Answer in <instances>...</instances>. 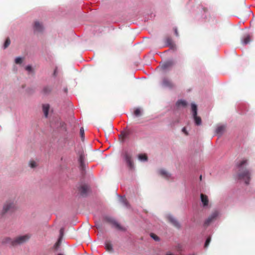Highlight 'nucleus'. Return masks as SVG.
I'll return each mask as SVG.
<instances>
[{
    "mask_svg": "<svg viewBox=\"0 0 255 255\" xmlns=\"http://www.w3.org/2000/svg\"><path fill=\"white\" fill-rule=\"evenodd\" d=\"M218 216V212L215 211L213 212L205 221L204 224L205 226H208L212 222L216 219Z\"/></svg>",
    "mask_w": 255,
    "mask_h": 255,
    "instance_id": "9d476101",
    "label": "nucleus"
},
{
    "mask_svg": "<svg viewBox=\"0 0 255 255\" xmlns=\"http://www.w3.org/2000/svg\"><path fill=\"white\" fill-rule=\"evenodd\" d=\"M106 249L109 252H112L113 251L112 245L109 241L106 242Z\"/></svg>",
    "mask_w": 255,
    "mask_h": 255,
    "instance_id": "a211bd4d",
    "label": "nucleus"
},
{
    "mask_svg": "<svg viewBox=\"0 0 255 255\" xmlns=\"http://www.w3.org/2000/svg\"><path fill=\"white\" fill-rule=\"evenodd\" d=\"M150 237L156 241L159 240V237L153 233L150 234Z\"/></svg>",
    "mask_w": 255,
    "mask_h": 255,
    "instance_id": "bb28decb",
    "label": "nucleus"
},
{
    "mask_svg": "<svg viewBox=\"0 0 255 255\" xmlns=\"http://www.w3.org/2000/svg\"><path fill=\"white\" fill-rule=\"evenodd\" d=\"M63 229H61L60 230V238H62V236H63Z\"/></svg>",
    "mask_w": 255,
    "mask_h": 255,
    "instance_id": "c9c22d12",
    "label": "nucleus"
},
{
    "mask_svg": "<svg viewBox=\"0 0 255 255\" xmlns=\"http://www.w3.org/2000/svg\"><path fill=\"white\" fill-rule=\"evenodd\" d=\"M30 238L28 235H25L17 237L14 239L6 238L2 241L3 243L9 244L11 246H15L23 244L27 242Z\"/></svg>",
    "mask_w": 255,
    "mask_h": 255,
    "instance_id": "f03ea898",
    "label": "nucleus"
},
{
    "mask_svg": "<svg viewBox=\"0 0 255 255\" xmlns=\"http://www.w3.org/2000/svg\"><path fill=\"white\" fill-rule=\"evenodd\" d=\"M124 157L126 161L128 167L130 169H132L134 167V163L131 158V155L128 152L126 151L124 153Z\"/></svg>",
    "mask_w": 255,
    "mask_h": 255,
    "instance_id": "423d86ee",
    "label": "nucleus"
},
{
    "mask_svg": "<svg viewBox=\"0 0 255 255\" xmlns=\"http://www.w3.org/2000/svg\"><path fill=\"white\" fill-rule=\"evenodd\" d=\"M89 189V188L88 185L83 184L80 186L79 190L81 195L84 196L87 195Z\"/></svg>",
    "mask_w": 255,
    "mask_h": 255,
    "instance_id": "f8f14e48",
    "label": "nucleus"
},
{
    "mask_svg": "<svg viewBox=\"0 0 255 255\" xmlns=\"http://www.w3.org/2000/svg\"><path fill=\"white\" fill-rule=\"evenodd\" d=\"M201 200L204 206H206L208 205V198L206 195L203 194H201Z\"/></svg>",
    "mask_w": 255,
    "mask_h": 255,
    "instance_id": "2eb2a0df",
    "label": "nucleus"
},
{
    "mask_svg": "<svg viewBox=\"0 0 255 255\" xmlns=\"http://www.w3.org/2000/svg\"><path fill=\"white\" fill-rule=\"evenodd\" d=\"M166 255H172L171 254H167Z\"/></svg>",
    "mask_w": 255,
    "mask_h": 255,
    "instance_id": "4c0bfd02",
    "label": "nucleus"
},
{
    "mask_svg": "<svg viewBox=\"0 0 255 255\" xmlns=\"http://www.w3.org/2000/svg\"><path fill=\"white\" fill-rule=\"evenodd\" d=\"M134 115L136 117H139L141 115V111L139 109L137 108L134 111Z\"/></svg>",
    "mask_w": 255,
    "mask_h": 255,
    "instance_id": "393cba45",
    "label": "nucleus"
},
{
    "mask_svg": "<svg viewBox=\"0 0 255 255\" xmlns=\"http://www.w3.org/2000/svg\"><path fill=\"white\" fill-rule=\"evenodd\" d=\"M127 133L125 132H122L120 135V137L121 138V137H122L123 138H125L126 136H127Z\"/></svg>",
    "mask_w": 255,
    "mask_h": 255,
    "instance_id": "7c9ffc66",
    "label": "nucleus"
},
{
    "mask_svg": "<svg viewBox=\"0 0 255 255\" xmlns=\"http://www.w3.org/2000/svg\"><path fill=\"white\" fill-rule=\"evenodd\" d=\"M176 104H177V106H178V107L180 106L185 107L186 106L187 103H186V101H185L179 100L177 102Z\"/></svg>",
    "mask_w": 255,
    "mask_h": 255,
    "instance_id": "5701e85b",
    "label": "nucleus"
},
{
    "mask_svg": "<svg viewBox=\"0 0 255 255\" xmlns=\"http://www.w3.org/2000/svg\"><path fill=\"white\" fill-rule=\"evenodd\" d=\"M56 69H55V70H54V75H56Z\"/></svg>",
    "mask_w": 255,
    "mask_h": 255,
    "instance_id": "e433bc0d",
    "label": "nucleus"
},
{
    "mask_svg": "<svg viewBox=\"0 0 255 255\" xmlns=\"http://www.w3.org/2000/svg\"><path fill=\"white\" fill-rule=\"evenodd\" d=\"M22 59L20 57H17L15 59V62L16 64H21L22 63Z\"/></svg>",
    "mask_w": 255,
    "mask_h": 255,
    "instance_id": "c85d7f7f",
    "label": "nucleus"
},
{
    "mask_svg": "<svg viewBox=\"0 0 255 255\" xmlns=\"http://www.w3.org/2000/svg\"><path fill=\"white\" fill-rule=\"evenodd\" d=\"M162 85L164 87L169 88H172L174 87V84L171 81L166 78H163L162 80Z\"/></svg>",
    "mask_w": 255,
    "mask_h": 255,
    "instance_id": "ddd939ff",
    "label": "nucleus"
},
{
    "mask_svg": "<svg viewBox=\"0 0 255 255\" xmlns=\"http://www.w3.org/2000/svg\"><path fill=\"white\" fill-rule=\"evenodd\" d=\"M174 32H175V34L176 36H179V34H178V31H177V28H174Z\"/></svg>",
    "mask_w": 255,
    "mask_h": 255,
    "instance_id": "72a5a7b5",
    "label": "nucleus"
},
{
    "mask_svg": "<svg viewBox=\"0 0 255 255\" xmlns=\"http://www.w3.org/2000/svg\"><path fill=\"white\" fill-rule=\"evenodd\" d=\"M34 31L38 33H42L44 31V26L41 22L35 21L33 24Z\"/></svg>",
    "mask_w": 255,
    "mask_h": 255,
    "instance_id": "0eeeda50",
    "label": "nucleus"
},
{
    "mask_svg": "<svg viewBox=\"0 0 255 255\" xmlns=\"http://www.w3.org/2000/svg\"><path fill=\"white\" fill-rule=\"evenodd\" d=\"M61 244V238H59L57 242L55 244V246L56 248H57L58 246H60Z\"/></svg>",
    "mask_w": 255,
    "mask_h": 255,
    "instance_id": "473e14b6",
    "label": "nucleus"
},
{
    "mask_svg": "<svg viewBox=\"0 0 255 255\" xmlns=\"http://www.w3.org/2000/svg\"><path fill=\"white\" fill-rule=\"evenodd\" d=\"M80 134L82 138V140H83L84 136V130L83 128H81L80 129Z\"/></svg>",
    "mask_w": 255,
    "mask_h": 255,
    "instance_id": "cd10ccee",
    "label": "nucleus"
},
{
    "mask_svg": "<svg viewBox=\"0 0 255 255\" xmlns=\"http://www.w3.org/2000/svg\"><path fill=\"white\" fill-rule=\"evenodd\" d=\"M158 173L163 178L169 179L171 176V175L167 171L163 169H160L158 170Z\"/></svg>",
    "mask_w": 255,
    "mask_h": 255,
    "instance_id": "4468645a",
    "label": "nucleus"
},
{
    "mask_svg": "<svg viewBox=\"0 0 255 255\" xmlns=\"http://www.w3.org/2000/svg\"><path fill=\"white\" fill-rule=\"evenodd\" d=\"M192 111L193 112V117L196 125L199 126L201 124V119L197 116V108L195 104L191 105Z\"/></svg>",
    "mask_w": 255,
    "mask_h": 255,
    "instance_id": "20e7f679",
    "label": "nucleus"
},
{
    "mask_svg": "<svg viewBox=\"0 0 255 255\" xmlns=\"http://www.w3.org/2000/svg\"><path fill=\"white\" fill-rule=\"evenodd\" d=\"M200 179L201 180V179H202V176H200Z\"/></svg>",
    "mask_w": 255,
    "mask_h": 255,
    "instance_id": "58836bf2",
    "label": "nucleus"
},
{
    "mask_svg": "<svg viewBox=\"0 0 255 255\" xmlns=\"http://www.w3.org/2000/svg\"><path fill=\"white\" fill-rule=\"evenodd\" d=\"M251 41V37L250 35H247L246 36L244 39H243V43L244 44H247L250 43V42Z\"/></svg>",
    "mask_w": 255,
    "mask_h": 255,
    "instance_id": "aec40b11",
    "label": "nucleus"
},
{
    "mask_svg": "<svg viewBox=\"0 0 255 255\" xmlns=\"http://www.w3.org/2000/svg\"><path fill=\"white\" fill-rule=\"evenodd\" d=\"M211 237H209L207 239V240H206V242H205V246H204L205 248H207V247H208V246H209V244H210V242H211Z\"/></svg>",
    "mask_w": 255,
    "mask_h": 255,
    "instance_id": "a878e982",
    "label": "nucleus"
},
{
    "mask_svg": "<svg viewBox=\"0 0 255 255\" xmlns=\"http://www.w3.org/2000/svg\"><path fill=\"white\" fill-rule=\"evenodd\" d=\"M30 166L31 168H34L36 166V163L35 161H31L30 162Z\"/></svg>",
    "mask_w": 255,
    "mask_h": 255,
    "instance_id": "c756f323",
    "label": "nucleus"
},
{
    "mask_svg": "<svg viewBox=\"0 0 255 255\" xmlns=\"http://www.w3.org/2000/svg\"><path fill=\"white\" fill-rule=\"evenodd\" d=\"M58 255H62V254H59Z\"/></svg>",
    "mask_w": 255,
    "mask_h": 255,
    "instance_id": "ea45409f",
    "label": "nucleus"
},
{
    "mask_svg": "<svg viewBox=\"0 0 255 255\" xmlns=\"http://www.w3.org/2000/svg\"><path fill=\"white\" fill-rule=\"evenodd\" d=\"M226 127L224 126H220L218 127L216 129L217 134L221 135L224 132Z\"/></svg>",
    "mask_w": 255,
    "mask_h": 255,
    "instance_id": "f3484780",
    "label": "nucleus"
},
{
    "mask_svg": "<svg viewBox=\"0 0 255 255\" xmlns=\"http://www.w3.org/2000/svg\"><path fill=\"white\" fill-rule=\"evenodd\" d=\"M79 164H80V169L82 171H85L86 169V164L85 163V155L83 152H81L79 154V158L78 159Z\"/></svg>",
    "mask_w": 255,
    "mask_h": 255,
    "instance_id": "1a4fd4ad",
    "label": "nucleus"
},
{
    "mask_svg": "<svg viewBox=\"0 0 255 255\" xmlns=\"http://www.w3.org/2000/svg\"><path fill=\"white\" fill-rule=\"evenodd\" d=\"M138 158L140 160L146 161L147 160V156L145 154H140L138 155Z\"/></svg>",
    "mask_w": 255,
    "mask_h": 255,
    "instance_id": "412c9836",
    "label": "nucleus"
},
{
    "mask_svg": "<svg viewBox=\"0 0 255 255\" xmlns=\"http://www.w3.org/2000/svg\"><path fill=\"white\" fill-rule=\"evenodd\" d=\"M172 65H173L172 62L168 61V62L165 63L164 64H163L162 65L161 67L163 70H165L168 68L171 67L172 66Z\"/></svg>",
    "mask_w": 255,
    "mask_h": 255,
    "instance_id": "6ab92c4d",
    "label": "nucleus"
},
{
    "mask_svg": "<svg viewBox=\"0 0 255 255\" xmlns=\"http://www.w3.org/2000/svg\"><path fill=\"white\" fill-rule=\"evenodd\" d=\"M164 42L165 43L164 46L169 47L173 50L175 49L176 45L171 37L169 36L166 37L164 39Z\"/></svg>",
    "mask_w": 255,
    "mask_h": 255,
    "instance_id": "6e6552de",
    "label": "nucleus"
},
{
    "mask_svg": "<svg viewBox=\"0 0 255 255\" xmlns=\"http://www.w3.org/2000/svg\"><path fill=\"white\" fill-rule=\"evenodd\" d=\"M10 39L9 38H7L6 39L3 45L4 48V49L6 48L10 45Z\"/></svg>",
    "mask_w": 255,
    "mask_h": 255,
    "instance_id": "b1692460",
    "label": "nucleus"
},
{
    "mask_svg": "<svg viewBox=\"0 0 255 255\" xmlns=\"http://www.w3.org/2000/svg\"><path fill=\"white\" fill-rule=\"evenodd\" d=\"M51 91V89L49 87H45L42 90V92L44 94H48L50 93Z\"/></svg>",
    "mask_w": 255,
    "mask_h": 255,
    "instance_id": "4be33fe9",
    "label": "nucleus"
},
{
    "mask_svg": "<svg viewBox=\"0 0 255 255\" xmlns=\"http://www.w3.org/2000/svg\"><path fill=\"white\" fill-rule=\"evenodd\" d=\"M16 209L15 204L13 202L7 201L3 205L2 210L1 211V215L3 216L6 213H12Z\"/></svg>",
    "mask_w": 255,
    "mask_h": 255,
    "instance_id": "7ed1b4c3",
    "label": "nucleus"
},
{
    "mask_svg": "<svg viewBox=\"0 0 255 255\" xmlns=\"http://www.w3.org/2000/svg\"><path fill=\"white\" fill-rule=\"evenodd\" d=\"M182 131H183L184 133H185V134L186 135H188V133L187 131H186V128H182Z\"/></svg>",
    "mask_w": 255,
    "mask_h": 255,
    "instance_id": "f704fd0d",
    "label": "nucleus"
},
{
    "mask_svg": "<svg viewBox=\"0 0 255 255\" xmlns=\"http://www.w3.org/2000/svg\"><path fill=\"white\" fill-rule=\"evenodd\" d=\"M25 69L26 70L28 71V72H31L32 71V67L31 66H27L26 67H25Z\"/></svg>",
    "mask_w": 255,
    "mask_h": 255,
    "instance_id": "2f4dec72",
    "label": "nucleus"
},
{
    "mask_svg": "<svg viewBox=\"0 0 255 255\" xmlns=\"http://www.w3.org/2000/svg\"><path fill=\"white\" fill-rule=\"evenodd\" d=\"M247 163L248 160L243 159L237 163V166L240 168L238 173L239 179L244 180L245 183L248 185L251 179V173L248 169L242 168L243 165H246Z\"/></svg>",
    "mask_w": 255,
    "mask_h": 255,
    "instance_id": "f257e3e1",
    "label": "nucleus"
},
{
    "mask_svg": "<svg viewBox=\"0 0 255 255\" xmlns=\"http://www.w3.org/2000/svg\"><path fill=\"white\" fill-rule=\"evenodd\" d=\"M106 220L108 222H109L112 225L113 227L115 228L116 229L122 231H126V228L124 227H122L114 219L111 218H107Z\"/></svg>",
    "mask_w": 255,
    "mask_h": 255,
    "instance_id": "39448f33",
    "label": "nucleus"
},
{
    "mask_svg": "<svg viewBox=\"0 0 255 255\" xmlns=\"http://www.w3.org/2000/svg\"><path fill=\"white\" fill-rule=\"evenodd\" d=\"M168 221L171 223L175 227L179 229L180 228V224L178 221L172 216H168L167 217Z\"/></svg>",
    "mask_w": 255,
    "mask_h": 255,
    "instance_id": "9b49d317",
    "label": "nucleus"
},
{
    "mask_svg": "<svg viewBox=\"0 0 255 255\" xmlns=\"http://www.w3.org/2000/svg\"><path fill=\"white\" fill-rule=\"evenodd\" d=\"M50 106L48 104H44L42 106L43 112L44 114V116L47 118L48 115V112L49 110Z\"/></svg>",
    "mask_w": 255,
    "mask_h": 255,
    "instance_id": "dca6fc26",
    "label": "nucleus"
}]
</instances>
